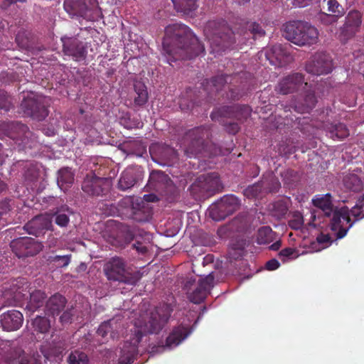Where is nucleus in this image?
I'll return each mask as SVG.
<instances>
[{
  "label": "nucleus",
  "mask_w": 364,
  "mask_h": 364,
  "mask_svg": "<svg viewBox=\"0 0 364 364\" xmlns=\"http://www.w3.org/2000/svg\"><path fill=\"white\" fill-rule=\"evenodd\" d=\"M73 214L72 209L67 205L56 207L47 214L55 223L60 228H66L70 223V216Z\"/></svg>",
  "instance_id": "obj_23"
},
{
  "label": "nucleus",
  "mask_w": 364,
  "mask_h": 364,
  "mask_svg": "<svg viewBox=\"0 0 364 364\" xmlns=\"http://www.w3.org/2000/svg\"><path fill=\"white\" fill-rule=\"evenodd\" d=\"M67 299L59 293L51 296L46 304V311L49 316L58 315L65 307Z\"/></svg>",
  "instance_id": "obj_24"
},
{
  "label": "nucleus",
  "mask_w": 364,
  "mask_h": 364,
  "mask_svg": "<svg viewBox=\"0 0 364 364\" xmlns=\"http://www.w3.org/2000/svg\"><path fill=\"white\" fill-rule=\"evenodd\" d=\"M222 188L218 173L213 172L200 176L188 190L196 199H205L220 192Z\"/></svg>",
  "instance_id": "obj_9"
},
{
  "label": "nucleus",
  "mask_w": 364,
  "mask_h": 364,
  "mask_svg": "<svg viewBox=\"0 0 364 364\" xmlns=\"http://www.w3.org/2000/svg\"><path fill=\"white\" fill-rule=\"evenodd\" d=\"M274 239V232L269 226H263L258 230L257 241L259 245H267Z\"/></svg>",
  "instance_id": "obj_40"
},
{
  "label": "nucleus",
  "mask_w": 364,
  "mask_h": 364,
  "mask_svg": "<svg viewBox=\"0 0 364 364\" xmlns=\"http://www.w3.org/2000/svg\"><path fill=\"white\" fill-rule=\"evenodd\" d=\"M304 225V218L303 215L296 212L294 214L293 218L289 221V225L291 229L294 230H300L302 228Z\"/></svg>",
  "instance_id": "obj_48"
},
{
  "label": "nucleus",
  "mask_w": 364,
  "mask_h": 364,
  "mask_svg": "<svg viewBox=\"0 0 364 364\" xmlns=\"http://www.w3.org/2000/svg\"><path fill=\"white\" fill-rule=\"evenodd\" d=\"M133 247L140 254L145 255L148 252V247L139 241L132 245Z\"/></svg>",
  "instance_id": "obj_56"
},
{
  "label": "nucleus",
  "mask_w": 364,
  "mask_h": 364,
  "mask_svg": "<svg viewBox=\"0 0 364 364\" xmlns=\"http://www.w3.org/2000/svg\"><path fill=\"white\" fill-rule=\"evenodd\" d=\"M227 117H222L219 118V120H215V122H218L220 124H221L224 128L225 130L230 134H236L240 129V124L237 121V122H228Z\"/></svg>",
  "instance_id": "obj_44"
},
{
  "label": "nucleus",
  "mask_w": 364,
  "mask_h": 364,
  "mask_svg": "<svg viewBox=\"0 0 364 364\" xmlns=\"http://www.w3.org/2000/svg\"><path fill=\"white\" fill-rule=\"evenodd\" d=\"M24 257L33 256L40 252L43 249V245L36 240L24 237Z\"/></svg>",
  "instance_id": "obj_38"
},
{
  "label": "nucleus",
  "mask_w": 364,
  "mask_h": 364,
  "mask_svg": "<svg viewBox=\"0 0 364 364\" xmlns=\"http://www.w3.org/2000/svg\"><path fill=\"white\" fill-rule=\"evenodd\" d=\"M163 48L174 60L191 59L205 50L203 45L189 27L181 23L165 28Z\"/></svg>",
  "instance_id": "obj_2"
},
{
  "label": "nucleus",
  "mask_w": 364,
  "mask_h": 364,
  "mask_svg": "<svg viewBox=\"0 0 364 364\" xmlns=\"http://www.w3.org/2000/svg\"><path fill=\"white\" fill-rule=\"evenodd\" d=\"M343 184L345 188L353 192H360L363 188L360 178L355 173H348L343 177Z\"/></svg>",
  "instance_id": "obj_33"
},
{
  "label": "nucleus",
  "mask_w": 364,
  "mask_h": 364,
  "mask_svg": "<svg viewBox=\"0 0 364 364\" xmlns=\"http://www.w3.org/2000/svg\"><path fill=\"white\" fill-rule=\"evenodd\" d=\"M74 174L69 168H63L58 171V185L60 188L65 191L73 184Z\"/></svg>",
  "instance_id": "obj_34"
},
{
  "label": "nucleus",
  "mask_w": 364,
  "mask_h": 364,
  "mask_svg": "<svg viewBox=\"0 0 364 364\" xmlns=\"http://www.w3.org/2000/svg\"><path fill=\"white\" fill-rule=\"evenodd\" d=\"M251 114V108L247 105H235L232 106H223L213 110L210 114L212 120H219V118L227 117L235 119L238 122L242 123Z\"/></svg>",
  "instance_id": "obj_14"
},
{
  "label": "nucleus",
  "mask_w": 364,
  "mask_h": 364,
  "mask_svg": "<svg viewBox=\"0 0 364 364\" xmlns=\"http://www.w3.org/2000/svg\"><path fill=\"white\" fill-rule=\"evenodd\" d=\"M173 311L171 304L163 303L156 306L146 318L141 316L136 319L133 329L131 330L130 341L125 342L121 349L119 363L121 364L134 363L135 356L138 353V344L143 336L159 333L168 321Z\"/></svg>",
  "instance_id": "obj_1"
},
{
  "label": "nucleus",
  "mask_w": 364,
  "mask_h": 364,
  "mask_svg": "<svg viewBox=\"0 0 364 364\" xmlns=\"http://www.w3.org/2000/svg\"><path fill=\"white\" fill-rule=\"evenodd\" d=\"M265 55L270 63L274 64V60L282 62L284 59V57L289 55V53L285 46L282 44H275L266 51Z\"/></svg>",
  "instance_id": "obj_30"
},
{
  "label": "nucleus",
  "mask_w": 364,
  "mask_h": 364,
  "mask_svg": "<svg viewBox=\"0 0 364 364\" xmlns=\"http://www.w3.org/2000/svg\"><path fill=\"white\" fill-rule=\"evenodd\" d=\"M211 136L209 126H200L188 130L183 138L184 151L187 156L196 157L199 154L209 156L226 155L230 153L229 149L225 150L210 141Z\"/></svg>",
  "instance_id": "obj_4"
},
{
  "label": "nucleus",
  "mask_w": 364,
  "mask_h": 364,
  "mask_svg": "<svg viewBox=\"0 0 364 364\" xmlns=\"http://www.w3.org/2000/svg\"><path fill=\"white\" fill-rule=\"evenodd\" d=\"M172 2L177 11L187 15L195 11L198 7L197 0H172Z\"/></svg>",
  "instance_id": "obj_37"
},
{
  "label": "nucleus",
  "mask_w": 364,
  "mask_h": 364,
  "mask_svg": "<svg viewBox=\"0 0 364 364\" xmlns=\"http://www.w3.org/2000/svg\"><path fill=\"white\" fill-rule=\"evenodd\" d=\"M23 314L16 310L8 311L1 316V323L4 329L16 331L21 326Z\"/></svg>",
  "instance_id": "obj_22"
},
{
  "label": "nucleus",
  "mask_w": 364,
  "mask_h": 364,
  "mask_svg": "<svg viewBox=\"0 0 364 364\" xmlns=\"http://www.w3.org/2000/svg\"><path fill=\"white\" fill-rule=\"evenodd\" d=\"M49 99L43 96L24 98V115L37 121L44 120L48 115Z\"/></svg>",
  "instance_id": "obj_13"
},
{
  "label": "nucleus",
  "mask_w": 364,
  "mask_h": 364,
  "mask_svg": "<svg viewBox=\"0 0 364 364\" xmlns=\"http://www.w3.org/2000/svg\"><path fill=\"white\" fill-rule=\"evenodd\" d=\"M204 33L210 43L211 53L220 54L235 43V34L225 21H209Z\"/></svg>",
  "instance_id": "obj_6"
},
{
  "label": "nucleus",
  "mask_w": 364,
  "mask_h": 364,
  "mask_svg": "<svg viewBox=\"0 0 364 364\" xmlns=\"http://www.w3.org/2000/svg\"><path fill=\"white\" fill-rule=\"evenodd\" d=\"M279 150L281 151H283L285 154L290 155V154H294L296 151V148L294 146H291L289 148H287V150H286V148H282V146L281 145Z\"/></svg>",
  "instance_id": "obj_62"
},
{
  "label": "nucleus",
  "mask_w": 364,
  "mask_h": 364,
  "mask_svg": "<svg viewBox=\"0 0 364 364\" xmlns=\"http://www.w3.org/2000/svg\"><path fill=\"white\" fill-rule=\"evenodd\" d=\"M298 256L299 255L296 250L292 247L284 248L279 252V257L283 262L296 259Z\"/></svg>",
  "instance_id": "obj_46"
},
{
  "label": "nucleus",
  "mask_w": 364,
  "mask_h": 364,
  "mask_svg": "<svg viewBox=\"0 0 364 364\" xmlns=\"http://www.w3.org/2000/svg\"><path fill=\"white\" fill-rule=\"evenodd\" d=\"M240 200L234 195H226L211 205L208 211L209 216L215 221L225 220L240 207Z\"/></svg>",
  "instance_id": "obj_11"
},
{
  "label": "nucleus",
  "mask_w": 364,
  "mask_h": 364,
  "mask_svg": "<svg viewBox=\"0 0 364 364\" xmlns=\"http://www.w3.org/2000/svg\"><path fill=\"white\" fill-rule=\"evenodd\" d=\"M166 153L169 154V156L166 158V160L168 162H174L178 159V154L175 149L168 147L165 150V154Z\"/></svg>",
  "instance_id": "obj_55"
},
{
  "label": "nucleus",
  "mask_w": 364,
  "mask_h": 364,
  "mask_svg": "<svg viewBox=\"0 0 364 364\" xmlns=\"http://www.w3.org/2000/svg\"><path fill=\"white\" fill-rule=\"evenodd\" d=\"M71 255H56L50 259V262L54 265L59 267V261L63 262L62 267H67L70 262Z\"/></svg>",
  "instance_id": "obj_50"
},
{
  "label": "nucleus",
  "mask_w": 364,
  "mask_h": 364,
  "mask_svg": "<svg viewBox=\"0 0 364 364\" xmlns=\"http://www.w3.org/2000/svg\"><path fill=\"white\" fill-rule=\"evenodd\" d=\"M61 41L65 55L71 56L75 61L83 60L86 58V46L77 38L64 36L61 38Z\"/></svg>",
  "instance_id": "obj_17"
},
{
  "label": "nucleus",
  "mask_w": 364,
  "mask_h": 364,
  "mask_svg": "<svg viewBox=\"0 0 364 364\" xmlns=\"http://www.w3.org/2000/svg\"><path fill=\"white\" fill-rule=\"evenodd\" d=\"M147 186L158 192H163L166 189L171 191L174 188L169 176L164 171L159 170H154L151 172Z\"/></svg>",
  "instance_id": "obj_21"
},
{
  "label": "nucleus",
  "mask_w": 364,
  "mask_h": 364,
  "mask_svg": "<svg viewBox=\"0 0 364 364\" xmlns=\"http://www.w3.org/2000/svg\"><path fill=\"white\" fill-rule=\"evenodd\" d=\"M10 247L15 254V255L18 257H23V240L21 238L16 239L11 241L10 244Z\"/></svg>",
  "instance_id": "obj_49"
},
{
  "label": "nucleus",
  "mask_w": 364,
  "mask_h": 364,
  "mask_svg": "<svg viewBox=\"0 0 364 364\" xmlns=\"http://www.w3.org/2000/svg\"><path fill=\"white\" fill-rule=\"evenodd\" d=\"M96 0H65L63 6L65 11L72 17L87 18L89 13L96 6Z\"/></svg>",
  "instance_id": "obj_18"
},
{
  "label": "nucleus",
  "mask_w": 364,
  "mask_h": 364,
  "mask_svg": "<svg viewBox=\"0 0 364 364\" xmlns=\"http://www.w3.org/2000/svg\"><path fill=\"white\" fill-rule=\"evenodd\" d=\"M330 237L328 235H320L317 237V241L319 243H324L328 242Z\"/></svg>",
  "instance_id": "obj_63"
},
{
  "label": "nucleus",
  "mask_w": 364,
  "mask_h": 364,
  "mask_svg": "<svg viewBox=\"0 0 364 364\" xmlns=\"http://www.w3.org/2000/svg\"><path fill=\"white\" fill-rule=\"evenodd\" d=\"M331 198L332 196L330 193L317 195L312 199V203L315 207L321 209L325 215H333L330 223L331 229L336 232L338 239H341L346 236L353 223H351L350 210L347 207L333 210Z\"/></svg>",
  "instance_id": "obj_5"
},
{
  "label": "nucleus",
  "mask_w": 364,
  "mask_h": 364,
  "mask_svg": "<svg viewBox=\"0 0 364 364\" xmlns=\"http://www.w3.org/2000/svg\"><path fill=\"white\" fill-rule=\"evenodd\" d=\"M191 333L188 328L182 325L175 327L166 338V344L169 348L178 346Z\"/></svg>",
  "instance_id": "obj_26"
},
{
  "label": "nucleus",
  "mask_w": 364,
  "mask_h": 364,
  "mask_svg": "<svg viewBox=\"0 0 364 364\" xmlns=\"http://www.w3.org/2000/svg\"><path fill=\"white\" fill-rule=\"evenodd\" d=\"M39 173L36 169H28L26 174H24V182L30 181L33 183L37 181Z\"/></svg>",
  "instance_id": "obj_52"
},
{
  "label": "nucleus",
  "mask_w": 364,
  "mask_h": 364,
  "mask_svg": "<svg viewBox=\"0 0 364 364\" xmlns=\"http://www.w3.org/2000/svg\"><path fill=\"white\" fill-rule=\"evenodd\" d=\"M319 6L321 8L326 10L333 14L338 16H343L345 14L343 7L338 2L337 0H320Z\"/></svg>",
  "instance_id": "obj_39"
},
{
  "label": "nucleus",
  "mask_w": 364,
  "mask_h": 364,
  "mask_svg": "<svg viewBox=\"0 0 364 364\" xmlns=\"http://www.w3.org/2000/svg\"><path fill=\"white\" fill-rule=\"evenodd\" d=\"M73 310L67 309L65 311L60 317V321L63 324L70 323L73 320Z\"/></svg>",
  "instance_id": "obj_54"
},
{
  "label": "nucleus",
  "mask_w": 364,
  "mask_h": 364,
  "mask_svg": "<svg viewBox=\"0 0 364 364\" xmlns=\"http://www.w3.org/2000/svg\"><path fill=\"white\" fill-rule=\"evenodd\" d=\"M242 250L240 249H232L230 251H229L228 257L230 258V259L236 260L242 256Z\"/></svg>",
  "instance_id": "obj_59"
},
{
  "label": "nucleus",
  "mask_w": 364,
  "mask_h": 364,
  "mask_svg": "<svg viewBox=\"0 0 364 364\" xmlns=\"http://www.w3.org/2000/svg\"><path fill=\"white\" fill-rule=\"evenodd\" d=\"M284 37L299 46L316 44L318 40L317 28L308 22L293 21L287 23L284 29Z\"/></svg>",
  "instance_id": "obj_7"
},
{
  "label": "nucleus",
  "mask_w": 364,
  "mask_h": 364,
  "mask_svg": "<svg viewBox=\"0 0 364 364\" xmlns=\"http://www.w3.org/2000/svg\"><path fill=\"white\" fill-rule=\"evenodd\" d=\"M313 0H293V4L298 7H305L308 6Z\"/></svg>",
  "instance_id": "obj_61"
},
{
  "label": "nucleus",
  "mask_w": 364,
  "mask_h": 364,
  "mask_svg": "<svg viewBox=\"0 0 364 364\" xmlns=\"http://www.w3.org/2000/svg\"><path fill=\"white\" fill-rule=\"evenodd\" d=\"M304 82V76L294 73L283 77L275 87V90L282 95H287L297 91Z\"/></svg>",
  "instance_id": "obj_20"
},
{
  "label": "nucleus",
  "mask_w": 364,
  "mask_h": 364,
  "mask_svg": "<svg viewBox=\"0 0 364 364\" xmlns=\"http://www.w3.org/2000/svg\"><path fill=\"white\" fill-rule=\"evenodd\" d=\"M135 95L134 97V105L141 107L146 104L149 99L148 91L146 85L140 82H136L134 85Z\"/></svg>",
  "instance_id": "obj_29"
},
{
  "label": "nucleus",
  "mask_w": 364,
  "mask_h": 364,
  "mask_svg": "<svg viewBox=\"0 0 364 364\" xmlns=\"http://www.w3.org/2000/svg\"><path fill=\"white\" fill-rule=\"evenodd\" d=\"M136 180L134 168H127L121 174L118 182V188L121 191H127L135 185Z\"/></svg>",
  "instance_id": "obj_28"
},
{
  "label": "nucleus",
  "mask_w": 364,
  "mask_h": 364,
  "mask_svg": "<svg viewBox=\"0 0 364 364\" xmlns=\"http://www.w3.org/2000/svg\"><path fill=\"white\" fill-rule=\"evenodd\" d=\"M353 217L354 220L351 223H355L364 218V193L360 196L355 205L350 210V217Z\"/></svg>",
  "instance_id": "obj_41"
},
{
  "label": "nucleus",
  "mask_w": 364,
  "mask_h": 364,
  "mask_svg": "<svg viewBox=\"0 0 364 364\" xmlns=\"http://www.w3.org/2000/svg\"><path fill=\"white\" fill-rule=\"evenodd\" d=\"M250 77V74L248 73L236 74L233 76L217 75L210 80H205L203 83V90L210 100H215L218 95H220L223 90L228 87L229 92L227 93V98L238 100L254 89V80Z\"/></svg>",
  "instance_id": "obj_3"
},
{
  "label": "nucleus",
  "mask_w": 364,
  "mask_h": 364,
  "mask_svg": "<svg viewBox=\"0 0 364 364\" xmlns=\"http://www.w3.org/2000/svg\"><path fill=\"white\" fill-rule=\"evenodd\" d=\"M67 362L68 364H89L90 360L85 352L75 350L68 355Z\"/></svg>",
  "instance_id": "obj_42"
},
{
  "label": "nucleus",
  "mask_w": 364,
  "mask_h": 364,
  "mask_svg": "<svg viewBox=\"0 0 364 364\" xmlns=\"http://www.w3.org/2000/svg\"><path fill=\"white\" fill-rule=\"evenodd\" d=\"M107 279L128 285H136L140 279L138 272H129L126 269L124 260L119 257L111 258L104 266Z\"/></svg>",
  "instance_id": "obj_8"
},
{
  "label": "nucleus",
  "mask_w": 364,
  "mask_h": 364,
  "mask_svg": "<svg viewBox=\"0 0 364 364\" xmlns=\"http://www.w3.org/2000/svg\"><path fill=\"white\" fill-rule=\"evenodd\" d=\"M9 204L7 201H2L0 203V213L4 215L9 211Z\"/></svg>",
  "instance_id": "obj_60"
},
{
  "label": "nucleus",
  "mask_w": 364,
  "mask_h": 364,
  "mask_svg": "<svg viewBox=\"0 0 364 364\" xmlns=\"http://www.w3.org/2000/svg\"><path fill=\"white\" fill-rule=\"evenodd\" d=\"M46 298L45 292L41 290H36L31 293L30 301L26 306L28 311H34L39 307L42 306L44 304V300Z\"/></svg>",
  "instance_id": "obj_36"
},
{
  "label": "nucleus",
  "mask_w": 364,
  "mask_h": 364,
  "mask_svg": "<svg viewBox=\"0 0 364 364\" xmlns=\"http://www.w3.org/2000/svg\"><path fill=\"white\" fill-rule=\"evenodd\" d=\"M339 17L340 16H336V14L331 15L323 13L321 15V21L324 24L328 25L336 23Z\"/></svg>",
  "instance_id": "obj_53"
},
{
  "label": "nucleus",
  "mask_w": 364,
  "mask_h": 364,
  "mask_svg": "<svg viewBox=\"0 0 364 364\" xmlns=\"http://www.w3.org/2000/svg\"><path fill=\"white\" fill-rule=\"evenodd\" d=\"M333 68L331 56L325 52L316 53L306 63L305 69L308 73L321 75L332 72Z\"/></svg>",
  "instance_id": "obj_12"
},
{
  "label": "nucleus",
  "mask_w": 364,
  "mask_h": 364,
  "mask_svg": "<svg viewBox=\"0 0 364 364\" xmlns=\"http://www.w3.org/2000/svg\"><path fill=\"white\" fill-rule=\"evenodd\" d=\"M12 107L13 104L11 101L10 97L7 95L6 92L0 90V109H4L6 112H8Z\"/></svg>",
  "instance_id": "obj_47"
},
{
  "label": "nucleus",
  "mask_w": 364,
  "mask_h": 364,
  "mask_svg": "<svg viewBox=\"0 0 364 364\" xmlns=\"http://www.w3.org/2000/svg\"><path fill=\"white\" fill-rule=\"evenodd\" d=\"M326 129L331 138L343 139L349 136V130L343 123L328 124L326 125Z\"/></svg>",
  "instance_id": "obj_31"
},
{
  "label": "nucleus",
  "mask_w": 364,
  "mask_h": 364,
  "mask_svg": "<svg viewBox=\"0 0 364 364\" xmlns=\"http://www.w3.org/2000/svg\"><path fill=\"white\" fill-rule=\"evenodd\" d=\"M110 181L107 178L96 176L94 173L87 175L82 183V190L90 196H103L109 191Z\"/></svg>",
  "instance_id": "obj_15"
},
{
  "label": "nucleus",
  "mask_w": 364,
  "mask_h": 364,
  "mask_svg": "<svg viewBox=\"0 0 364 364\" xmlns=\"http://www.w3.org/2000/svg\"><path fill=\"white\" fill-rule=\"evenodd\" d=\"M52 229V220L47 214L37 215L24 225V231L36 237Z\"/></svg>",
  "instance_id": "obj_19"
},
{
  "label": "nucleus",
  "mask_w": 364,
  "mask_h": 364,
  "mask_svg": "<svg viewBox=\"0 0 364 364\" xmlns=\"http://www.w3.org/2000/svg\"><path fill=\"white\" fill-rule=\"evenodd\" d=\"M246 31L245 35L252 34L254 38L262 37L265 34V31L262 26L256 22H248L245 25Z\"/></svg>",
  "instance_id": "obj_43"
},
{
  "label": "nucleus",
  "mask_w": 364,
  "mask_h": 364,
  "mask_svg": "<svg viewBox=\"0 0 364 364\" xmlns=\"http://www.w3.org/2000/svg\"><path fill=\"white\" fill-rule=\"evenodd\" d=\"M262 181L264 186V193H276L281 188V183L278 178L272 173L264 176Z\"/></svg>",
  "instance_id": "obj_35"
},
{
  "label": "nucleus",
  "mask_w": 364,
  "mask_h": 364,
  "mask_svg": "<svg viewBox=\"0 0 364 364\" xmlns=\"http://www.w3.org/2000/svg\"><path fill=\"white\" fill-rule=\"evenodd\" d=\"M214 279L212 274L199 279L197 283L194 278L187 279L183 289L186 291L188 299L194 304L203 302L213 287Z\"/></svg>",
  "instance_id": "obj_10"
},
{
  "label": "nucleus",
  "mask_w": 364,
  "mask_h": 364,
  "mask_svg": "<svg viewBox=\"0 0 364 364\" xmlns=\"http://www.w3.org/2000/svg\"><path fill=\"white\" fill-rule=\"evenodd\" d=\"M262 193H264V186L262 180L252 186H249L245 190V195L247 198L259 197Z\"/></svg>",
  "instance_id": "obj_45"
},
{
  "label": "nucleus",
  "mask_w": 364,
  "mask_h": 364,
  "mask_svg": "<svg viewBox=\"0 0 364 364\" xmlns=\"http://www.w3.org/2000/svg\"><path fill=\"white\" fill-rule=\"evenodd\" d=\"M144 199L148 202H155L158 200L157 196L154 194L144 195Z\"/></svg>",
  "instance_id": "obj_64"
},
{
  "label": "nucleus",
  "mask_w": 364,
  "mask_h": 364,
  "mask_svg": "<svg viewBox=\"0 0 364 364\" xmlns=\"http://www.w3.org/2000/svg\"><path fill=\"white\" fill-rule=\"evenodd\" d=\"M122 203H129V204H132V218L133 219L137 220V221H144V220H146L147 217H146V215L144 213L143 215H141V211L140 210H134V208L133 207V204H132V201L131 200V198H127V199H124L123 201H122Z\"/></svg>",
  "instance_id": "obj_51"
},
{
  "label": "nucleus",
  "mask_w": 364,
  "mask_h": 364,
  "mask_svg": "<svg viewBox=\"0 0 364 364\" xmlns=\"http://www.w3.org/2000/svg\"><path fill=\"white\" fill-rule=\"evenodd\" d=\"M317 102L316 97L314 92H307L302 102H295L294 104V109L299 113L309 112L314 109Z\"/></svg>",
  "instance_id": "obj_27"
},
{
  "label": "nucleus",
  "mask_w": 364,
  "mask_h": 364,
  "mask_svg": "<svg viewBox=\"0 0 364 364\" xmlns=\"http://www.w3.org/2000/svg\"><path fill=\"white\" fill-rule=\"evenodd\" d=\"M362 24V14L356 10L348 12L345 18L344 24L340 28L339 38L346 43L359 31Z\"/></svg>",
  "instance_id": "obj_16"
},
{
  "label": "nucleus",
  "mask_w": 364,
  "mask_h": 364,
  "mask_svg": "<svg viewBox=\"0 0 364 364\" xmlns=\"http://www.w3.org/2000/svg\"><path fill=\"white\" fill-rule=\"evenodd\" d=\"M27 328L33 332L46 333L50 328V322L46 316H37L30 323L28 321Z\"/></svg>",
  "instance_id": "obj_32"
},
{
  "label": "nucleus",
  "mask_w": 364,
  "mask_h": 364,
  "mask_svg": "<svg viewBox=\"0 0 364 364\" xmlns=\"http://www.w3.org/2000/svg\"><path fill=\"white\" fill-rule=\"evenodd\" d=\"M279 265L278 260L272 259L266 262L265 267L268 270L273 271L279 268Z\"/></svg>",
  "instance_id": "obj_58"
},
{
  "label": "nucleus",
  "mask_w": 364,
  "mask_h": 364,
  "mask_svg": "<svg viewBox=\"0 0 364 364\" xmlns=\"http://www.w3.org/2000/svg\"><path fill=\"white\" fill-rule=\"evenodd\" d=\"M274 207L276 209H277V208L279 209V215H285L288 210V208H287L286 203L282 201L276 202L274 204Z\"/></svg>",
  "instance_id": "obj_57"
},
{
  "label": "nucleus",
  "mask_w": 364,
  "mask_h": 364,
  "mask_svg": "<svg viewBox=\"0 0 364 364\" xmlns=\"http://www.w3.org/2000/svg\"><path fill=\"white\" fill-rule=\"evenodd\" d=\"M121 323L114 318L109 319L100 324L97 329V334L102 338L109 336L112 338L118 337L121 329Z\"/></svg>",
  "instance_id": "obj_25"
}]
</instances>
